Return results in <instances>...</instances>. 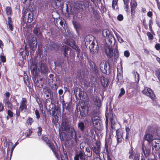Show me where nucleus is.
<instances>
[{"label": "nucleus", "instance_id": "1", "mask_svg": "<svg viewBox=\"0 0 160 160\" xmlns=\"http://www.w3.org/2000/svg\"><path fill=\"white\" fill-rule=\"evenodd\" d=\"M93 125L94 127L98 131H101L103 129V125L100 117L96 115L91 118Z\"/></svg>", "mask_w": 160, "mask_h": 160}, {"label": "nucleus", "instance_id": "2", "mask_svg": "<svg viewBox=\"0 0 160 160\" xmlns=\"http://www.w3.org/2000/svg\"><path fill=\"white\" fill-rule=\"evenodd\" d=\"M54 142L55 143L56 146L51 141H50L47 145L52 150L54 153V154L55 156L59 160V156L58 152L60 153V150L59 148H58L57 144L55 141H54Z\"/></svg>", "mask_w": 160, "mask_h": 160}, {"label": "nucleus", "instance_id": "3", "mask_svg": "<svg viewBox=\"0 0 160 160\" xmlns=\"http://www.w3.org/2000/svg\"><path fill=\"white\" fill-rule=\"evenodd\" d=\"M33 14L32 12L27 10H25L23 13L22 18L24 22L27 23L31 22L33 20Z\"/></svg>", "mask_w": 160, "mask_h": 160}, {"label": "nucleus", "instance_id": "4", "mask_svg": "<svg viewBox=\"0 0 160 160\" xmlns=\"http://www.w3.org/2000/svg\"><path fill=\"white\" fill-rule=\"evenodd\" d=\"M38 70L42 76H45L48 73V66H47L46 63H43L41 61L39 63Z\"/></svg>", "mask_w": 160, "mask_h": 160}, {"label": "nucleus", "instance_id": "5", "mask_svg": "<svg viewBox=\"0 0 160 160\" xmlns=\"http://www.w3.org/2000/svg\"><path fill=\"white\" fill-rule=\"evenodd\" d=\"M100 68L101 71L104 74H107V71L110 72V67L109 63L105 61H102L100 64Z\"/></svg>", "mask_w": 160, "mask_h": 160}, {"label": "nucleus", "instance_id": "6", "mask_svg": "<svg viewBox=\"0 0 160 160\" xmlns=\"http://www.w3.org/2000/svg\"><path fill=\"white\" fill-rule=\"evenodd\" d=\"M142 92L143 94L148 97L152 100H153L155 98V95L150 88L145 87Z\"/></svg>", "mask_w": 160, "mask_h": 160}, {"label": "nucleus", "instance_id": "7", "mask_svg": "<svg viewBox=\"0 0 160 160\" xmlns=\"http://www.w3.org/2000/svg\"><path fill=\"white\" fill-rule=\"evenodd\" d=\"M66 131L69 133L70 136L72 139H74L76 143H77L78 142V138L77 137L76 132L75 130L73 127H71Z\"/></svg>", "mask_w": 160, "mask_h": 160}, {"label": "nucleus", "instance_id": "8", "mask_svg": "<svg viewBox=\"0 0 160 160\" xmlns=\"http://www.w3.org/2000/svg\"><path fill=\"white\" fill-rule=\"evenodd\" d=\"M116 135L115 137L116 138L118 143L122 142L123 138V131L121 128H118L116 130Z\"/></svg>", "mask_w": 160, "mask_h": 160}, {"label": "nucleus", "instance_id": "9", "mask_svg": "<svg viewBox=\"0 0 160 160\" xmlns=\"http://www.w3.org/2000/svg\"><path fill=\"white\" fill-rule=\"evenodd\" d=\"M101 145L100 141H97L95 142V146L92 148L93 153L97 156H100Z\"/></svg>", "mask_w": 160, "mask_h": 160}, {"label": "nucleus", "instance_id": "10", "mask_svg": "<svg viewBox=\"0 0 160 160\" xmlns=\"http://www.w3.org/2000/svg\"><path fill=\"white\" fill-rule=\"evenodd\" d=\"M151 144L152 145V149H155L156 152L158 151L160 148V138L154 139Z\"/></svg>", "mask_w": 160, "mask_h": 160}, {"label": "nucleus", "instance_id": "11", "mask_svg": "<svg viewBox=\"0 0 160 160\" xmlns=\"http://www.w3.org/2000/svg\"><path fill=\"white\" fill-rule=\"evenodd\" d=\"M74 93L77 99L82 100V96L84 94L82 89L78 87L75 88Z\"/></svg>", "mask_w": 160, "mask_h": 160}, {"label": "nucleus", "instance_id": "12", "mask_svg": "<svg viewBox=\"0 0 160 160\" xmlns=\"http://www.w3.org/2000/svg\"><path fill=\"white\" fill-rule=\"evenodd\" d=\"M61 127L63 131H66L71 127L69 126V122L67 118H64L62 119Z\"/></svg>", "mask_w": 160, "mask_h": 160}, {"label": "nucleus", "instance_id": "13", "mask_svg": "<svg viewBox=\"0 0 160 160\" xmlns=\"http://www.w3.org/2000/svg\"><path fill=\"white\" fill-rule=\"evenodd\" d=\"M118 68H117L118 73L117 76V83H119L120 84H122L123 82V71L122 65L121 67V70L119 72Z\"/></svg>", "mask_w": 160, "mask_h": 160}, {"label": "nucleus", "instance_id": "14", "mask_svg": "<svg viewBox=\"0 0 160 160\" xmlns=\"http://www.w3.org/2000/svg\"><path fill=\"white\" fill-rule=\"evenodd\" d=\"M37 77H32V79L34 82L35 86L41 88L43 86V79L42 78H38Z\"/></svg>", "mask_w": 160, "mask_h": 160}, {"label": "nucleus", "instance_id": "15", "mask_svg": "<svg viewBox=\"0 0 160 160\" xmlns=\"http://www.w3.org/2000/svg\"><path fill=\"white\" fill-rule=\"evenodd\" d=\"M37 66L36 64L33 63L31 64L30 68L31 73L33 75L32 77H38L39 73L37 71Z\"/></svg>", "mask_w": 160, "mask_h": 160}, {"label": "nucleus", "instance_id": "16", "mask_svg": "<svg viewBox=\"0 0 160 160\" xmlns=\"http://www.w3.org/2000/svg\"><path fill=\"white\" fill-rule=\"evenodd\" d=\"M27 100L25 98H22L20 102L19 109L21 112H22L24 110H27Z\"/></svg>", "mask_w": 160, "mask_h": 160}, {"label": "nucleus", "instance_id": "17", "mask_svg": "<svg viewBox=\"0 0 160 160\" xmlns=\"http://www.w3.org/2000/svg\"><path fill=\"white\" fill-rule=\"evenodd\" d=\"M142 150L146 158H147L150 155V148L146 147L144 143L142 144Z\"/></svg>", "mask_w": 160, "mask_h": 160}, {"label": "nucleus", "instance_id": "18", "mask_svg": "<svg viewBox=\"0 0 160 160\" xmlns=\"http://www.w3.org/2000/svg\"><path fill=\"white\" fill-rule=\"evenodd\" d=\"M71 48L67 46H65L63 50H62L64 56L67 57V59L68 61L69 60L68 56L70 54L71 52Z\"/></svg>", "mask_w": 160, "mask_h": 160}, {"label": "nucleus", "instance_id": "19", "mask_svg": "<svg viewBox=\"0 0 160 160\" xmlns=\"http://www.w3.org/2000/svg\"><path fill=\"white\" fill-rule=\"evenodd\" d=\"M105 53L106 55L108 58H112L113 54V49L110 46H108L106 48Z\"/></svg>", "mask_w": 160, "mask_h": 160}, {"label": "nucleus", "instance_id": "20", "mask_svg": "<svg viewBox=\"0 0 160 160\" xmlns=\"http://www.w3.org/2000/svg\"><path fill=\"white\" fill-rule=\"evenodd\" d=\"M66 43L68 45L71 47L73 48L77 52L80 51V49L78 46L76 44L75 42L74 41L71 42L68 40H66Z\"/></svg>", "mask_w": 160, "mask_h": 160}, {"label": "nucleus", "instance_id": "21", "mask_svg": "<svg viewBox=\"0 0 160 160\" xmlns=\"http://www.w3.org/2000/svg\"><path fill=\"white\" fill-rule=\"evenodd\" d=\"M62 106L63 108L66 109L68 112H67V115H69L72 111L70 103V102L65 103L64 102H63Z\"/></svg>", "mask_w": 160, "mask_h": 160}, {"label": "nucleus", "instance_id": "22", "mask_svg": "<svg viewBox=\"0 0 160 160\" xmlns=\"http://www.w3.org/2000/svg\"><path fill=\"white\" fill-rule=\"evenodd\" d=\"M144 140L147 141L148 143L151 144L154 140L153 135L149 133L146 134L144 136Z\"/></svg>", "mask_w": 160, "mask_h": 160}, {"label": "nucleus", "instance_id": "23", "mask_svg": "<svg viewBox=\"0 0 160 160\" xmlns=\"http://www.w3.org/2000/svg\"><path fill=\"white\" fill-rule=\"evenodd\" d=\"M99 109L95 107L89 113L90 116L92 118L96 115H98L100 114V110Z\"/></svg>", "mask_w": 160, "mask_h": 160}, {"label": "nucleus", "instance_id": "24", "mask_svg": "<svg viewBox=\"0 0 160 160\" xmlns=\"http://www.w3.org/2000/svg\"><path fill=\"white\" fill-rule=\"evenodd\" d=\"M101 81L102 85L104 88H106L108 85L109 80L104 76H102L101 78Z\"/></svg>", "mask_w": 160, "mask_h": 160}, {"label": "nucleus", "instance_id": "25", "mask_svg": "<svg viewBox=\"0 0 160 160\" xmlns=\"http://www.w3.org/2000/svg\"><path fill=\"white\" fill-rule=\"evenodd\" d=\"M74 159V160H85L83 152L82 151H80L79 153L75 155Z\"/></svg>", "mask_w": 160, "mask_h": 160}, {"label": "nucleus", "instance_id": "26", "mask_svg": "<svg viewBox=\"0 0 160 160\" xmlns=\"http://www.w3.org/2000/svg\"><path fill=\"white\" fill-rule=\"evenodd\" d=\"M91 42V43L90 44L89 48L90 50V51L91 52H93L94 53L96 52H98V45L96 46V49H94V46L95 45V43L94 41H90V42Z\"/></svg>", "mask_w": 160, "mask_h": 160}, {"label": "nucleus", "instance_id": "27", "mask_svg": "<svg viewBox=\"0 0 160 160\" xmlns=\"http://www.w3.org/2000/svg\"><path fill=\"white\" fill-rule=\"evenodd\" d=\"M32 39L33 41H30L29 42V43L30 46L31 48L32 49H34V48H36L37 46V42L36 38L33 37L32 38Z\"/></svg>", "mask_w": 160, "mask_h": 160}, {"label": "nucleus", "instance_id": "28", "mask_svg": "<svg viewBox=\"0 0 160 160\" xmlns=\"http://www.w3.org/2000/svg\"><path fill=\"white\" fill-rule=\"evenodd\" d=\"M20 55L22 56L23 59H26V56L27 57L29 55V52L28 48L26 47L25 49L20 52Z\"/></svg>", "mask_w": 160, "mask_h": 160}, {"label": "nucleus", "instance_id": "29", "mask_svg": "<svg viewBox=\"0 0 160 160\" xmlns=\"http://www.w3.org/2000/svg\"><path fill=\"white\" fill-rule=\"evenodd\" d=\"M78 127L81 132H83L86 126L83 122H80L78 123Z\"/></svg>", "mask_w": 160, "mask_h": 160}, {"label": "nucleus", "instance_id": "30", "mask_svg": "<svg viewBox=\"0 0 160 160\" xmlns=\"http://www.w3.org/2000/svg\"><path fill=\"white\" fill-rule=\"evenodd\" d=\"M85 2L83 1H79L76 3V6L78 7V9L82 10L85 7Z\"/></svg>", "mask_w": 160, "mask_h": 160}, {"label": "nucleus", "instance_id": "31", "mask_svg": "<svg viewBox=\"0 0 160 160\" xmlns=\"http://www.w3.org/2000/svg\"><path fill=\"white\" fill-rule=\"evenodd\" d=\"M94 103L95 105V107L100 109L102 105V102L101 100L96 98L94 101Z\"/></svg>", "mask_w": 160, "mask_h": 160}, {"label": "nucleus", "instance_id": "32", "mask_svg": "<svg viewBox=\"0 0 160 160\" xmlns=\"http://www.w3.org/2000/svg\"><path fill=\"white\" fill-rule=\"evenodd\" d=\"M8 25L9 29L12 31L13 30V27L12 25V21L11 18L10 17H8Z\"/></svg>", "mask_w": 160, "mask_h": 160}, {"label": "nucleus", "instance_id": "33", "mask_svg": "<svg viewBox=\"0 0 160 160\" xmlns=\"http://www.w3.org/2000/svg\"><path fill=\"white\" fill-rule=\"evenodd\" d=\"M33 32L38 37L41 38L42 36V35L41 32L40 31V29L38 28H35L33 30Z\"/></svg>", "mask_w": 160, "mask_h": 160}, {"label": "nucleus", "instance_id": "34", "mask_svg": "<svg viewBox=\"0 0 160 160\" xmlns=\"http://www.w3.org/2000/svg\"><path fill=\"white\" fill-rule=\"evenodd\" d=\"M92 13L94 18L96 20H99L101 17L100 15L99 14V12L97 11L94 9L92 10Z\"/></svg>", "mask_w": 160, "mask_h": 160}, {"label": "nucleus", "instance_id": "35", "mask_svg": "<svg viewBox=\"0 0 160 160\" xmlns=\"http://www.w3.org/2000/svg\"><path fill=\"white\" fill-rule=\"evenodd\" d=\"M23 78L24 82L26 85L28 87H29V86L30 84V83L28 75L27 74L24 75Z\"/></svg>", "mask_w": 160, "mask_h": 160}, {"label": "nucleus", "instance_id": "36", "mask_svg": "<svg viewBox=\"0 0 160 160\" xmlns=\"http://www.w3.org/2000/svg\"><path fill=\"white\" fill-rule=\"evenodd\" d=\"M59 135L60 140L62 141L66 140L67 138V135L63 132H61L59 133Z\"/></svg>", "mask_w": 160, "mask_h": 160}, {"label": "nucleus", "instance_id": "37", "mask_svg": "<svg viewBox=\"0 0 160 160\" xmlns=\"http://www.w3.org/2000/svg\"><path fill=\"white\" fill-rule=\"evenodd\" d=\"M130 5L131 9H136L137 6V2L135 0H131Z\"/></svg>", "mask_w": 160, "mask_h": 160}, {"label": "nucleus", "instance_id": "38", "mask_svg": "<svg viewBox=\"0 0 160 160\" xmlns=\"http://www.w3.org/2000/svg\"><path fill=\"white\" fill-rule=\"evenodd\" d=\"M85 112V108L83 107H81V109H80V115L79 118H82L86 115Z\"/></svg>", "mask_w": 160, "mask_h": 160}, {"label": "nucleus", "instance_id": "39", "mask_svg": "<svg viewBox=\"0 0 160 160\" xmlns=\"http://www.w3.org/2000/svg\"><path fill=\"white\" fill-rule=\"evenodd\" d=\"M85 155L88 157H91L92 156V151L89 148L88 146L86 147Z\"/></svg>", "mask_w": 160, "mask_h": 160}, {"label": "nucleus", "instance_id": "40", "mask_svg": "<svg viewBox=\"0 0 160 160\" xmlns=\"http://www.w3.org/2000/svg\"><path fill=\"white\" fill-rule=\"evenodd\" d=\"M5 11L7 15H11L12 14V10L11 7H7L5 8Z\"/></svg>", "mask_w": 160, "mask_h": 160}, {"label": "nucleus", "instance_id": "41", "mask_svg": "<svg viewBox=\"0 0 160 160\" xmlns=\"http://www.w3.org/2000/svg\"><path fill=\"white\" fill-rule=\"evenodd\" d=\"M133 74L134 76L135 80V82L138 83L139 81V75L137 72L134 71Z\"/></svg>", "mask_w": 160, "mask_h": 160}, {"label": "nucleus", "instance_id": "42", "mask_svg": "<svg viewBox=\"0 0 160 160\" xmlns=\"http://www.w3.org/2000/svg\"><path fill=\"white\" fill-rule=\"evenodd\" d=\"M64 60L63 58H59L57 61H56V63L57 65L60 66H62L64 64Z\"/></svg>", "mask_w": 160, "mask_h": 160}, {"label": "nucleus", "instance_id": "43", "mask_svg": "<svg viewBox=\"0 0 160 160\" xmlns=\"http://www.w3.org/2000/svg\"><path fill=\"white\" fill-rule=\"evenodd\" d=\"M128 154H129V158L130 159H132L134 157V152L132 147L129 149Z\"/></svg>", "mask_w": 160, "mask_h": 160}, {"label": "nucleus", "instance_id": "44", "mask_svg": "<svg viewBox=\"0 0 160 160\" xmlns=\"http://www.w3.org/2000/svg\"><path fill=\"white\" fill-rule=\"evenodd\" d=\"M111 145H108L105 144V149L106 150V153L108 154V155L109 154H110L111 152Z\"/></svg>", "mask_w": 160, "mask_h": 160}, {"label": "nucleus", "instance_id": "45", "mask_svg": "<svg viewBox=\"0 0 160 160\" xmlns=\"http://www.w3.org/2000/svg\"><path fill=\"white\" fill-rule=\"evenodd\" d=\"M34 122L33 119L31 117H29L26 121L27 124L28 125H31Z\"/></svg>", "mask_w": 160, "mask_h": 160}, {"label": "nucleus", "instance_id": "46", "mask_svg": "<svg viewBox=\"0 0 160 160\" xmlns=\"http://www.w3.org/2000/svg\"><path fill=\"white\" fill-rule=\"evenodd\" d=\"M41 139L47 144L51 140L48 137H45V135L42 136Z\"/></svg>", "mask_w": 160, "mask_h": 160}, {"label": "nucleus", "instance_id": "47", "mask_svg": "<svg viewBox=\"0 0 160 160\" xmlns=\"http://www.w3.org/2000/svg\"><path fill=\"white\" fill-rule=\"evenodd\" d=\"M90 83L89 80L85 79L84 81V86L86 89H87L90 86Z\"/></svg>", "mask_w": 160, "mask_h": 160}, {"label": "nucleus", "instance_id": "48", "mask_svg": "<svg viewBox=\"0 0 160 160\" xmlns=\"http://www.w3.org/2000/svg\"><path fill=\"white\" fill-rule=\"evenodd\" d=\"M83 137L86 140H89L90 138H91V136L89 135V133L88 131L84 132Z\"/></svg>", "mask_w": 160, "mask_h": 160}, {"label": "nucleus", "instance_id": "49", "mask_svg": "<svg viewBox=\"0 0 160 160\" xmlns=\"http://www.w3.org/2000/svg\"><path fill=\"white\" fill-rule=\"evenodd\" d=\"M5 106H6L7 108H9L10 109H12L13 105L8 100H7L5 102Z\"/></svg>", "mask_w": 160, "mask_h": 160}, {"label": "nucleus", "instance_id": "50", "mask_svg": "<svg viewBox=\"0 0 160 160\" xmlns=\"http://www.w3.org/2000/svg\"><path fill=\"white\" fill-rule=\"evenodd\" d=\"M58 118L57 115H54L53 118H52V121L55 125H57L58 123Z\"/></svg>", "mask_w": 160, "mask_h": 160}, {"label": "nucleus", "instance_id": "51", "mask_svg": "<svg viewBox=\"0 0 160 160\" xmlns=\"http://www.w3.org/2000/svg\"><path fill=\"white\" fill-rule=\"evenodd\" d=\"M45 94L46 95V97L48 98L51 96V94H52V91L49 89H47L45 90L44 92Z\"/></svg>", "mask_w": 160, "mask_h": 160}, {"label": "nucleus", "instance_id": "52", "mask_svg": "<svg viewBox=\"0 0 160 160\" xmlns=\"http://www.w3.org/2000/svg\"><path fill=\"white\" fill-rule=\"evenodd\" d=\"M52 99L50 98H47L46 99L45 102L46 106H50L51 104H52Z\"/></svg>", "mask_w": 160, "mask_h": 160}, {"label": "nucleus", "instance_id": "53", "mask_svg": "<svg viewBox=\"0 0 160 160\" xmlns=\"http://www.w3.org/2000/svg\"><path fill=\"white\" fill-rule=\"evenodd\" d=\"M89 64L90 67L93 69H94L95 70L97 69V66L95 63L92 61H91L89 62Z\"/></svg>", "mask_w": 160, "mask_h": 160}, {"label": "nucleus", "instance_id": "54", "mask_svg": "<svg viewBox=\"0 0 160 160\" xmlns=\"http://www.w3.org/2000/svg\"><path fill=\"white\" fill-rule=\"evenodd\" d=\"M105 141V144L108 145H111V144L112 143V140L110 137L108 138H106Z\"/></svg>", "mask_w": 160, "mask_h": 160}, {"label": "nucleus", "instance_id": "55", "mask_svg": "<svg viewBox=\"0 0 160 160\" xmlns=\"http://www.w3.org/2000/svg\"><path fill=\"white\" fill-rule=\"evenodd\" d=\"M51 6L53 8H57V5L56 0H52L51 2Z\"/></svg>", "mask_w": 160, "mask_h": 160}, {"label": "nucleus", "instance_id": "56", "mask_svg": "<svg viewBox=\"0 0 160 160\" xmlns=\"http://www.w3.org/2000/svg\"><path fill=\"white\" fill-rule=\"evenodd\" d=\"M124 8L125 9V11L127 12H128L129 11V8L128 5L129 3L125 2H124Z\"/></svg>", "mask_w": 160, "mask_h": 160}, {"label": "nucleus", "instance_id": "57", "mask_svg": "<svg viewBox=\"0 0 160 160\" xmlns=\"http://www.w3.org/2000/svg\"><path fill=\"white\" fill-rule=\"evenodd\" d=\"M75 28L76 29H78L80 27V25L79 23L76 21H73L72 22Z\"/></svg>", "mask_w": 160, "mask_h": 160}, {"label": "nucleus", "instance_id": "58", "mask_svg": "<svg viewBox=\"0 0 160 160\" xmlns=\"http://www.w3.org/2000/svg\"><path fill=\"white\" fill-rule=\"evenodd\" d=\"M35 114L36 116V118L38 120L40 118V114L38 110L36 109L35 111Z\"/></svg>", "mask_w": 160, "mask_h": 160}, {"label": "nucleus", "instance_id": "59", "mask_svg": "<svg viewBox=\"0 0 160 160\" xmlns=\"http://www.w3.org/2000/svg\"><path fill=\"white\" fill-rule=\"evenodd\" d=\"M125 93V91L124 89L123 88H121L120 92L118 96V98L121 97Z\"/></svg>", "mask_w": 160, "mask_h": 160}, {"label": "nucleus", "instance_id": "60", "mask_svg": "<svg viewBox=\"0 0 160 160\" xmlns=\"http://www.w3.org/2000/svg\"><path fill=\"white\" fill-rule=\"evenodd\" d=\"M153 22L152 20L150 19L149 20L148 22V26L150 31L151 32H152V25L153 24Z\"/></svg>", "mask_w": 160, "mask_h": 160}, {"label": "nucleus", "instance_id": "61", "mask_svg": "<svg viewBox=\"0 0 160 160\" xmlns=\"http://www.w3.org/2000/svg\"><path fill=\"white\" fill-rule=\"evenodd\" d=\"M135 9H131V16L132 18H134L135 17V13H136Z\"/></svg>", "mask_w": 160, "mask_h": 160}, {"label": "nucleus", "instance_id": "62", "mask_svg": "<svg viewBox=\"0 0 160 160\" xmlns=\"http://www.w3.org/2000/svg\"><path fill=\"white\" fill-rule=\"evenodd\" d=\"M109 122L110 125L114 126L115 124V122L113 119V116H112V117L110 118Z\"/></svg>", "mask_w": 160, "mask_h": 160}, {"label": "nucleus", "instance_id": "63", "mask_svg": "<svg viewBox=\"0 0 160 160\" xmlns=\"http://www.w3.org/2000/svg\"><path fill=\"white\" fill-rule=\"evenodd\" d=\"M147 35L148 36L149 40H152L153 39V36L151 32H148Z\"/></svg>", "mask_w": 160, "mask_h": 160}, {"label": "nucleus", "instance_id": "64", "mask_svg": "<svg viewBox=\"0 0 160 160\" xmlns=\"http://www.w3.org/2000/svg\"><path fill=\"white\" fill-rule=\"evenodd\" d=\"M7 114L11 118L13 117V113L10 109L7 110Z\"/></svg>", "mask_w": 160, "mask_h": 160}]
</instances>
